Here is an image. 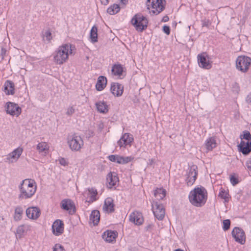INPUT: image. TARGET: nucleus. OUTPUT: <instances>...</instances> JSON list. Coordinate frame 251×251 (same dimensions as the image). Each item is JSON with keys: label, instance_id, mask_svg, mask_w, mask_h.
Instances as JSON below:
<instances>
[{"label": "nucleus", "instance_id": "obj_45", "mask_svg": "<svg viewBox=\"0 0 251 251\" xmlns=\"http://www.w3.org/2000/svg\"><path fill=\"white\" fill-rule=\"evenodd\" d=\"M75 109L73 106L69 107L67 110L66 114L68 116H71L75 112Z\"/></svg>", "mask_w": 251, "mask_h": 251}, {"label": "nucleus", "instance_id": "obj_48", "mask_svg": "<svg viewBox=\"0 0 251 251\" xmlns=\"http://www.w3.org/2000/svg\"><path fill=\"white\" fill-rule=\"evenodd\" d=\"M59 163L64 166H67L68 165V162L66 160V159L64 158H61L59 159Z\"/></svg>", "mask_w": 251, "mask_h": 251}, {"label": "nucleus", "instance_id": "obj_19", "mask_svg": "<svg viewBox=\"0 0 251 251\" xmlns=\"http://www.w3.org/2000/svg\"><path fill=\"white\" fill-rule=\"evenodd\" d=\"M25 212L27 217L31 219H37L40 214L39 208L36 207H28Z\"/></svg>", "mask_w": 251, "mask_h": 251}, {"label": "nucleus", "instance_id": "obj_4", "mask_svg": "<svg viewBox=\"0 0 251 251\" xmlns=\"http://www.w3.org/2000/svg\"><path fill=\"white\" fill-rule=\"evenodd\" d=\"M165 0H147L146 1L147 8L154 15H158L162 12L165 8Z\"/></svg>", "mask_w": 251, "mask_h": 251}, {"label": "nucleus", "instance_id": "obj_39", "mask_svg": "<svg viewBox=\"0 0 251 251\" xmlns=\"http://www.w3.org/2000/svg\"><path fill=\"white\" fill-rule=\"evenodd\" d=\"M43 37L46 38V40L50 42L52 39V36L51 32L49 30H47L45 31L43 34Z\"/></svg>", "mask_w": 251, "mask_h": 251}, {"label": "nucleus", "instance_id": "obj_14", "mask_svg": "<svg viewBox=\"0 0 251 251\" xmlns=\"http://www.w3.org/2000/svg\"><path fill=\"white\" fill-rule=\"evenodd\" d=\"M61 208L73 215L75 212V207L74 202L71 200H63L61 202Z\"/></svg>", "mask_w": 251, "mask_h": 251}, {"label": "nucleus", "instance_id": "obj_53", "mask_svg": "<svg viewBox=\"0 0 251 251\" xmlns=\"http://www.w3.org/2000/svg\"><path fill=\"white\" fill-rule=\"evenodd\" d=\"M101 4L106 5L108 3V0H100Z\"/></svg>", "mask_w": 251, "mask_h": 251}, {"label": "nucleus", "instance_id": "obj_32", "mask_svg": "<svg viewBox=\"0 0 251 251\" xmlns=\"http://www.w3.org/2000/svg\"><path fill=\"white\" fill-rule=\"evenodd\" d=\"M111 72L114 75L120 76L122 75L123 68L121 65L115 64L112 67Z\"/></svg>", "mask_w": 251, "mask_h": 251}, {"label": "nucleus", "instance_id": "obj_28", "mask_svg": "<svg viewBox=\"0 0 251 251\" xmlns=\"http://www.w3.org/2000/svg\"><path fill=\"white\" fill-rule=\"evenodd\" d=\"M166 192L162 188H157L154 191V196L156 198L155 201H160L162 200L166 196Z\"/></svg>", "mask_w": 251, "mask_h": 251}, {"label": "nucleus", "instance_id": "obj_1", "mask_svg": "<svg viewBox=\"0 0 251 251\" xmlns=\"http://www.w3.org/2000/svg\"><path fill=\"white\" fill-rule=\"evenodd\" d=\"M20 193L19 199L26 200L31 198L35 193L36 185L34 180L25 179L23 180L19 186Z\"/></svg>", "mask_w": 251, "mask_h": 251}, {"label": "nucleus", "instance_id": "obj_10", "mask_svg": "<svg viewBox=\"0 0 251 251\" xmlns=\"http://www.w3.org/2000/svg\"><path fill=\"white\" fill-rule=\"evenodd\" d=\"M197 58L199 66L201 68L205 69H209L211 68L209 58L206 52H202L198 54Z\"/></svg>", "mask_w": 251, "mask_h": 251}, {"label": "nucleus", "instance_id": "obj_7", "mask_svg": "<svg viewBox=\"0 0 251 251\" xmlns=\"http://www.w3.org/2000/svg\"><path fill=\"white\" fill-rule=\"evenodd\" d=\"M251 64V58L248 56H239L236 60V68L242 72H247Z\"/></svg>", "mask_w": 251, "mask_h": 251}, {"label": "nucleus", "instance_id": "obj_25", "mask_svg": "<svg viewBox=\"0 0 251 251\" xmlns=\"http://www.w3.org/2000/svg\"><path fill=\"white\" fill-rule=\"evenodd\" d=\"M204 146L207 151H212L217 146V142L215 138L213 136L209 137L206 139L204 143Z\"/></svg>", "mask_w": 251, "mask_h": 251}, {"label": "nucleus", "instance_id": "obj_46", "mask_svg": "<svg viewBox=\"0 0 251 251\" xmlns=\"http://www.w3.org/2000/svg\"><path fill=\"white\" fill-rule=\"evenodd\" d=\"M163 30L166 34L169 35L170 33V28L169 26L164 25L163 27Z\"/></svg>", "mask_w": 251, "mask_h": 251}, {"label": "nucleus", "instance_id": "obj_44", "mask_svg": "<svg viewBox=\"0 0 251 251\" xmlns=\"http://www.w3.org/2000/svg\"><path fill=\"white\" fill-rule=\"evenodd\" d=\"M202 26L208 27L211 24V22L209 20L204 19L202 21Z\"/></svg>", "mask_w": 251, "mask_h": 251}, {"label": "nucleus", "instance_id": "obj_16", "mask_svg": "<svg viewBox=\"0 0 251 251\" xmlns=\"http://www.w3.org/2000/svg\"><path fill=\"white\" fill-rule=\"evenodd\" d=\"M129 220L136 225H141L143 224L144 219L141 212L135 211L131 213L129 216Z\"/></svg>", "mask_w": 251, "mask_h": 251}, {"label": "nucleus", "instance_id": "obj_21", "mask_svg": "<svg viewBox=\"0 0 251 251\" xmlns=\"http://www.w3.org/2000/svg\"><path fill=\"white\" fill-rule=\"evenodd\" d=\"M106 180L108 183L109 187L111 188L116 185L119 182V178L115 173H109L106 177Z\"/></svg>", "mask_w": 251, "mask_h": 251}, {"label": "nucleus", "instance_id": "obj_15", "mask_svg": "<svg viewBox=\"0 0 251 251\" xmlns=\"http://www.w3.org/2000/svg\"><path fill=\"white\" fill-rule=\"evenodd\" d=\"M52 233L56 236L61 234L64 231V223L60 220H56L52 225Z\"/></svg>", "mask_w": 251, "mask_h": 251}, {"label": "nucleus", "instance_id": "obj_36", "mask_svg": "<svg viewBox=\"0 0 251 251\" xmlns=\"http://www.w3.org/2000/svg\"><path fill=\"white\" fill-rule=\"evenodd\" d=\"M37 149L39 152H43L48 150V146L46 142H41L37 145Z\"/></svg>", "mask_w": 251, "mask_h": 251}, {"label": "nucleus", "instance_id": "obj_9", "mask_svg": "<svg viewBox=\"0 0 251 251\" xmlns=\"http://www.w3.org/2000/svg\"><path fill=\"white\" fill-rule=\"evenodd\" d=\"M197 168V166L195 165L191 166L189 168L185 180L188 186L192 185L195 182L198 176Z\"/></svg>", "mask_w": 251, "mask_h": 251}, {"label": "nucleus", "instance_id": "obj_31", "mask_svg": "<svg viewBox=\"0 0 251 251\" xmlns=\"http://www.w3.org/2000/svg\"><path fill=\"white\" fill-rule=\"evenodd\" d=\"M29 228V226L26 225H22L19 226L16 230L17 237L21 238L25 233V230H27Z\"/></svg>", "mask_w": 251, "mask_h": 251}, {"label": "nucleus", "instance_id": "obj_3", "mask_svg": "<svg viewBox=\"0 0 251 251\" xmlns=\"http://www.w3.org/2000/svg\"><path fill=\"white\" fill-rule=\"evenodd\" d=\"M72 53L71 45L66 44L59 46L54 53V62L57 64L61 65L68 60L69 54Z\"/></svg>", "mask_w": 251, "mask_h": 251}, {"label": "nucleus", "instance_id": "obj_41", "mask_svg": "<svg viewBox=\"0 0 251 251\" xmlns=\"http://www.w3.org/2000/svg\"><path fill=\"white\" fill-rule=\"evenodd\" d=\"M88 190L89 192L91 194H92V196H91V198L94 200H96L94 198L97 195V190L93 188H89Z\"/></svg>", "mask_w": 251, "mask_h": 251}, {"label": "nucleus", "instance_id": "obj_5", "mask_svg": "<svg viewBox=\"0 0 251 251\" xmlns=\"http://www.w3.org/2000/svg\"><path fill=\"white\" fill-rule=\"evenodd\" d=\"M131 22L136 30L142 32L147 27L148 20L141 14H137L132 18Z\"/></svg>", "mask_w": 251, "mask_h": 251}, {"label": "nucleus", "instance_id": "obj_47", "mask_svg": "<svg viewBox=\"0 0 251 251\" xmlns=\"http://www.w3.org/2000/svg\"><path fill=\"white\" fill-rule=\"evenodd\" d=\"M108 158L111 162H116L117 155H110L108 156Z\"/></svg>", "mask_w": 251, "mask_h": 251}, {"label": "nucleus", "instance_id": "obj_42", "mask_svg": "<svg viewBox=\"0 0 251 251\" xmlns=\"http://www.w3.org/2000/svg\"><path fill=\"white\" fill-rule=\"evenodd\" d=\"M53 251H65L63 247L60 244H56L53 247Z\"/></svg>", "mask_w": 251, "mask_h": 251}, {"label": "nucleus", "instance_id": "obj_23", "mask_svg": "<svg viewBox=\"0 0 251 251\" xmlns=\"http://www.w3.org/2000/svg\"><path fill=\"white\" fill-rule=\"evenodd\" d=\"M116 237L117 232L112 230H107L102 235V238L109 243L115 241Z\"/></svg>", "mask_w": 251, "mask_h": 251}, {"label": "nucleus", "instance_id": "obj_18", "mask_svg": "<svg viewBox=\"0 0 251 251\" xmlns=\"http://www.w3.org/2000/svg\"><path fill=\"white\" fill-rule=\"evenodd\" d=\"M133 141L132 136L128 133H125L118 141V144L120 147H125L130 144Z\"/></svg>", "mask_w": 251, "mask_h": 251}, {"label": "nucleus", "instance_id": "obj_20", "mask_svg": "<svg viewBox=\"0 0 251 251\" xmlns=\"http://www.w3.org/2000/svg\"><path fill=\"white\" fill-rule=\"evenodd\" d=\"M238 147L240 151L244 155H247L251 151V141L246 143L241 141Z\"/></svg>", "mask_w": 251, "mask_h": 251}, {"label": "nucleus", "instance_id": "obj_12", "mask_svg": "<svg viewBox=\"0 0 251 251\" xmlns=\"http://www.w3.org/2000/svg\"><path fill=\"white\" fill-rule=\"evenodd\" d=\"M233 237L235 241L241 244L245 242V234L244 231L238 227H235L231 232Z\"/></svg>", "mask_w": 251, "mask_h": 251}, {"label": "nucleus", "instance_id": "obj_43", "mask_svg": "<svg viewBox=\"0 0 251 251\" xmlns=\"http://www.w3.org/2000/svg\"><path fill=\"white\" fill-rule=\"evenodd\" d=\"M231 183L233 185H235L238 183V179L233 176H231L230 177Z\"/></svg>", "mask_w": 251, "mask_h": 251}, {"label": "nucleus", "instance_id": "obj_51", "mask_svg": "<svg viewBox=\"0 0 251 251\" xmlns=\"http://www.w3.org/2000/svg\"><path fill=\"white\" fill-rule=\"evenodd\" d=\"M246 101L248 103H251V94L247 95L246 98Z\"/></svg>", "mask_w": 251, "mask_h": 251}, {"label": "nucleus", "instance_id": "obj_26", "mask_svg": "<svg viewBox=\"0 0 251 251\" xmlns=\"http://www.w3.org/2000/svg\"><path fill=\"white\" fill-rule=\"evenodd\" d=\"M106 78L104 76H100L96 84V88L98 91H100L106 87Z\"/></svg>", "mask_w": 251, "mask_h": 251}, {"label": "nucleus", "instance_id": "obj_11", "mask_svg": "<svg viewBox=\"0 0 251 251\" xmlns=\"http://www.w3.org/2000/svg\"><path fill=\"white\" fill-rule=\"evenodd\" d=\"M6 105L5 109L7 114L17 117L21 113V108L17 104L12 102H7Z\"/></svg>", "mask_w": 251, "mask_h": 251}, {"label": "nucleus", "instance_id": "obj_24", "mask_svg": "<svg viewBox=\"0 0 251 251\" xmlns=\"http://www.w3.org/2000/svg\"><path fill=\"white\" fill-rule=\"evenodd\" d=\"M4 92L6 95H14L15 93L14 84L10 80H6L4 84Z\"/></svg>", "mask_w": 251, "mask_h": 251}, {"label": "nucleus", "instance_id": "obj_30", "mask_svg": "<svg viewBox=\"0 0 251 251\" xmlns=\"http://www.w3.org/2000/svg\"><path fill=\"white\" fill-rule=\"evenodd\" d=\"M96 106L99 112L106 113L108 111V106L104 101H99L96 103Z\"/></svg>", "mask_w": 251, "mask_h": 251}, {"label": "nucleus", "instance_id": "obj_34", "mask_svg": "<svg viewBox=\"0 0 251 251\" xmlns=\"http://www.w3.org/2000/svg\"><path fill=\"white\" fill-rule=\"evenodd\" d=\"M120 10L119 5L117 4H113L110 6L107 10V13L110 15H114L117 13Z\"/></svg>", "mask_w": 251, "mask_h": 251}, {"label": "nucleus", "instance_id": "obj_35", "mask_svg": "<svg viewBox=\"0 0 251 251\" xmlns=\"http://www.w3.org/2000/svg\"><path fill=\"white\" fill-rule=\"evenodd\" d=\"M131 160L130 157H123L117 155L116 163L118 164H126L130 162Z\"/></svg>", "mask_w": 251, "mask_h": 251}, {"label": "nucleus", "instance_id": "obj_55", "mask_svg": "<svg viewBox=\"0 0 251 251\" xmlns=\"http://www.w3.org/2000/svg\"><path fill=\"white\" fill-rule=\"evenodd\" d=\"M151 226H152L151 225H149L146 227V230H149L150 228H151Z\"/></svg>", "mask_w": 251, "mask_h": 251}, {"label": "nucleus", "instance_id": "obj_52", "mask_svg": "<svg viewBox=\"0 0 251 251\" xmlns=\"http://www.w3.org/2000/svg\"><path fill=\"white\" fill-rule=\"evenodd\" d=\"M169 20V17L167 15L164 16L162 19V22H168Z\"/></svg>", "mask_w": 251, "mask_h": 251}, {"label": "nucleus", "instance_id": "obj_2", "mask_svg": "<svg viewBox=\"0 0 251 251\" xmlns=\"http://www.w3.org/2000/svg\"><path fill=\"white\" fill-rule=\"evenodd\" d=\"M207 197V191L202 186L195 188L190 192L189 195L190 202L197 207L203 206L206 201Z\"/></svg>", "mask_w": 251, "mask_h": 251}, {"label": "nucleus", "instance_id": "obj_6", "mask_svg": "<svg viewBox=\"0 0 251 251\" xmlns=\"http://www.w3.org/2000/svg\"><path fill=\"white\" fill-rule=\"evenodd\" d=\"M68 143L72 151H78L83 145V141L80 136L74 134L68 137Z\"/></svg>", "mask_w": 251, "mask_h": 251}, {"label": "nucleus", "instance_id": "obj_8", "mask_svg": "<svg viewBox=\"0 0 251 251\" xmlns=\"http://www.w3.org/2000/svg\"><path fill=\"white\" fill-rule=\"evenodd\" d=\"M152 210L154 216L159 220H162L165 216V209L162 204L156 201L151 203Z\"/></svg>", "mask_w": 251, "mask_h": 251}, {"label": "nucleus", "instance_id": "obj_38", "mask_svg": "<svg viewBox=\"0 0 251 251\" xmlns=\"http://www.w3.org/2000/svg\"><path fill=\"white\" fill-rule=\"evenodd\" d=\"M223 230L224 231L227 230L230 228V221L228 219L225 220L223 221Z\"/></svg>", "mask_w": 251, "mask_h": 251}, {"label": "nucleus", "instance_id": "obj_37", "mask_svg": "<svg viewBox=\"0 0 251 251\" xmlns=\"http://www.w3.org/2000/svg\"><path fill=\"white\" fill-rule=\"evenodd\" d=\"M240 138L241 139H244L248 141V142H251V134L247 130H245L243 132V135H240Z\"/></svg>", "mask_w": 251, "mask_h": 251}, {"label": "nucleus", "instance_id": "obj_13", "mask_svg": "<svg viewBox=\"0 0 251 251\" xmlns=\"http://www.w3.org/2000/svg\"><path fill=\"white\" fill-rule=\"evenodd\" d=\"M23 151V149L18 147L10 153L6 157L7 162L12 163L16 162Z\"/></svg>", "mask_w": 251, "mask_h": 251}, {"label": "nucleus", "instance_id": "obj_54", "mask_svg": "<svg viewBox=\"0 0 251 251\" xmlns=\"http://www.w3.org/2000/svg\"><path fill=\"white\" fill-rule=\"evenodd\" d=\"M120 0L122 4L126 5L127 4L128 0Z\"/></svg>", "mask_w": 251, "mask_h": 251}, {"label": "nucleus", "instance_id": "obj_22", "mask_svg": "<svg viewBox=\"0 0 251 251\" xmlns=\"http://www.w3.org/2000/svg\"><path fill=\"white\" fill-rule=\"evenodd\" d=\"M114 204L113 200L111 198H107L105 200L103 206V210L107 213H112L114 211Z\"/></svg>", "mask_w": 251, "mask_h": 251}, {"label": "nucleus", "instance_id": "obj_27", "mask_svg": "<svg viewBox=\"0 0 251 251\" xmlns=\"http://www.w3.org/2000/svg\"><path fill=\"white\" fill-rule=\"evenodd\" d=\"M100 219V213L97 210H93L90 216V222L92 223L94 226L98 224Z\"/></svg>", "mask_w": 251, "mask_h": 251}, {"label": "nucleus", "instance_id": "obj_56", "mask_svg": "<svg viewBox=\"0 0 251 251\" xmlns=\"http://www.w3.org/2000/svg\"><path fill=\"white\" fill-rule=\"evenodd\" d=\"M91 134L93 136V132H91Z\"/></svg>", "mask_w": 251, "mask_h": 251}, {"label": "nucleus", "instance_id": "obj_29", "mask_svg": "<svg viewBox=\"0 0 251 251\" xmlns=\"http://www.w3.org/2000/svg\"><path fill=\"white\" fill-rule=\"evenodd\" d=\"M24 213V210L22 206H18L16 207L14 211V219L15 221H19L22 218Z\"/></svg>", "mask_w": 251, "mask_h": 251}, {"label": "nucleus", "instance_id": "obj_33", "mask_svg": "<svg viewBox=\"0 0 251 251\" xmlns=\"http://www.w3.org/2000/svg\"><path fill=\"white\" fill-rule=\"evenodd\" d=\"M98 28L97 26L94 25L90 31V39L91 42L96 43L98 41Z\"/></svg>", "mask_w": 251, "mask_h": 251}, {"label": "nucleus", "instance_id": "obj_17", "mask_svg": "<svg viewBox=\"0 0 251 251\" xmlns=\"http://www.w3.org/2000/svg\"><path fill=\"white\" fill-rule=\"evenodd\" d=\"M110 91L116 97L122 96L124 91V86L119 83L113 82L111 84Z\"/></svg>", "mask_w": 251, "mask_h": 251}, {"label": "nucleus", "instance_id": "obj_50", "mask_svg": "<svg viewBox=\"0 0 251 251\" xmlns=\"http://www.w3.org/2000/svg\"><path fill=\"white\" fill-rule=\"evenodd\" d=\"M246 166L247 167V168L250 170L251 171V157L250 158H249L247 162H246Z\"/></svg>", "mask_w": 251, "mask_h": 251}, {"label": "nucleus", "instance_id": "obj_49", "mask_svg": "<svg viewBox=\"0 0 251 251\" xmlns=\"http://www.w3.org/2000/svg\"><path fill=\"white\" fill-rule=\"evenodd\" d=\"M6 53V49L2 48L1 49V52H0V56H1L2 59H4V56H5Z\"/></svg>", "mask_w": 251, "mask_h": 251}, {"label": "nucleus", "instance_id": "obj_40", "mask_svg": "<svg viewBox=\"0 0 251 251\" xmlns=\"http://www.w3.org/2000/svg\"><path fill=\"white\" fill-rule=\"evenodd\" d=\"M228 193H226L224 189L221 190L219 194V197L225 200L228 198Z\"/></svg>", "mask_w": 251, "mask_h": 251}]
</instances>
